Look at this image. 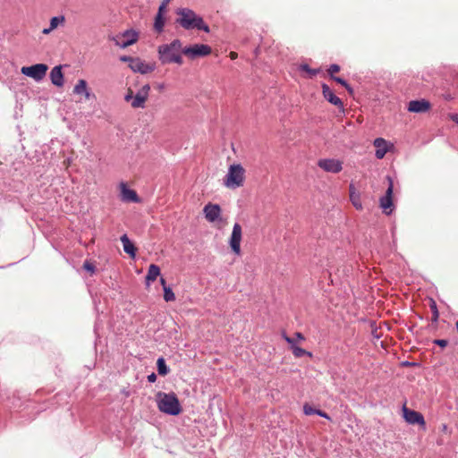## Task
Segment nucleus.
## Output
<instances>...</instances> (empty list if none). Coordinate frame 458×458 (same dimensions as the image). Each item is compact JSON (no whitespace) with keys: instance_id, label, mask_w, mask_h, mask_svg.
<instances>
[{"instance_id":"nucleus-1","label":"nucleus","mask_w":458,"mask_h":458,"mask_svg":"<svg viewBox=\"0 0 458 458\" xmlns=\"http://www.w3.org/2000/svg\"><path fill=\"white\" fill-rule=\"evenodd\" d=\"M178 18L176 22L185 30L198 29L209 32V27L205 24L203 19L197 15L192 10L181 8L176 12Z\"/></svg>"},{"instance_id":"nucleus-2","label":"nucleus","mask_w":458,"mask_h":458,"mask_svg":"<svg viewBox=\"0 0 458 458\" xmlns=\"http://www.w3.org/2000/svg\"><path fill=\"white\" fill-rule=\"evenodd\" d=\"M182 46L179 39H174L170 44L159 46L158 55L162 64H182Z\"/></svg>"},{"instance_id":"nucleus-3","label":"nucleus","mask_w":458,"mask_h":458,"mask_svg":"<svg viewBox=\"0 0 458 458\" xmlns=\"http://www.w3.org/2000/svg\"><path fill=\"white\" fill-rule=\"evenodd\" d=\"M156 401L158 410L165 414L176 416L182 411L179 399L174 392H158L156 394Z\"/></svg>"},{"instance_id":"nucleus-4","label":"nucleus","mask_w":458,"mask_h":458,"mask_svg":"<svg viewBox=\"0 0 458 458\" xmlns=\"http://www.w3.org/2000/svg\"><path fill=\"white\" fill-rule=\"evenodd\" d=\"M245 169L241 164L231 165L224 178V185L228 189H237L243 186L245 182Z\"/></svg>"},{"instance_id":"nucleus-5","label":"nucleus","mask_w":458,"mask_h":458,"mask_svg":"<svg viewBox=\"0 0 458 458\" xmlns=\"http://www.w3.org/2000/svg\"><path fill=\"white\" fill-rule=\"evenodd\" d=\"M206 219L210 223H216V227L221 229L226 224V220L221 216L222 209L219 205L208 203L203 208Z\"/></svg>"},{"instance_id":"nucleus-6","label":"nucleus","mask_w":458,"mask_h":458,"mask_svg":"<svg viewBox=\"0 0 458 458\" xmlns=\"http://www.w3.org/2000/svg\"><path fill=\"white\" fill-rule=\"evenodd\" d=\"M388 182V187L386 191V194L380 198L379 206L382 208L384 214L389 216L392 214L394 210V202H393V191H394V182L390 176L386 177Z\"/></svg>"},{"instance_id":"nucleus-7","label":"nucleus","mask_w":458,"mask_h":458,"mask_svg":"<svg viewBox=\"0 0 458 458\" xmlns=\"http://www.w3.org/2000/svg\"><path fill=\"white\" fill-rule=\"evenodd\" d=\"M48 66L45 64H37L31 66H23L21 72L23 75L32 78L36 81L43 80L47 74Z\"/></svg>"},{"instance_id":"nucleus-8","label":"nucleus","mask_w":458,"mask_h":458,"mask_svg":"<svg viewBox=\"0 0 458 458\" xmlns=\"http://www.w3.org/2000/svg\"><path fill=\"white\" fill-rule=\"evenodd\" d=\"M211 47L204 44H195L191 47H184L182 54L191 59L199 56H206L211 54Z\"/></svg>"},{"instance_id":"nucleus-9","label":"nucleus","mask_w":458,"mask_h":458,"mask_svg":"<svg viewBox=\"0 0 458 458\" xmlns=\"http://www.w3.org/2000/svg\"><path fill=\"white\" fill-rule=\"evenodd\" d=\"M242 237V230L240 224L235 223L233 227L232 234L229 240L230 247L236 255H241V242Z\"/></svg>"},{"instance_id":"nucleus-10","label":"nucleus","mask_w":458,"mask_h":458,"mask_svg":"<svg viewBox=\"0 0 458 458\" xmlns=\"http://www.w3.org/2000/svg\"><path fill=\"white\" fill-rule=\"evenodd\" d=\"M150 92V86L148 84L143 85L135 94L131 106L132 108H144L146 101L148 98Z\"/></svg>"},{"instance_id":"nucleus-11","label":"nucleus","mask_w":458,"mask_h":458,"mask_svg":"<svg viewBox=\"0 0 458 458\" xmlns=\"http://www.w3.org/2000/svg\"><path fill=\"white\" fill-rule=\"evenodd\" d=\"M318 165L326 172L338 174L343 169V163L334 158L320 159Z\"/></svg>"},{"instance_id":"nucleus-12","label":"nucleus","mask_w":458,"mask_h":458,"mask_svg":"<svg viewBox=\"0 0 458 458\" xmlns=\"http://www.w3.org/2000/svg\"><path fill=\"white\" fill-rule=\"evenodd\" d=\"M403 418L404 420L411 425L418 424L420 426L425 427L426 422L423 415L416 411L408 409L406 406L403 407Z\"/></svg>"},{"instance_id":"nucleus-13","label":"nucleus","mask_w":458,"mask_h":458,"mask_svg":"<svg viewBox=\"0 0 458 458\" xmlns=\"http://www.w3.org/2000/svg\"><path fill=\"white\" fill-rule=\"evenodd\" d=\"M137 40H138V34L133 30H126L124 33L117 36L114 38L115 45L122 48H125V47L134 44L135 42H137Z\"/></svg>"},{"instance_id":"nucleus-14","label":"nucleus","mask_w":458,"mask_h":458,"mask_svg":"<svg viewBox=\"0 0 458 458\" xmlns=\"http://www.w3.org/2000/svg\"><path fill=\"white\" fill-rule=\"evenodd\" d=\"M131 69L134 72L147 74L152 72L155 70V64L145 63L144 61L136 57L135 60L131 61Z\"/></svg>"},{"instance_id":"nucleus-15","label":"nucleus","mask_w":458,"mask_h":458,"mask_svg":"<svg viewBox=\"0 0 458 458\" xmlns=\"http://www.w3.org/2000/svg\"><path fill=\"white\" fill-rule=\"evenodd\" d=\"M431 108V104L426 99L411 100L408 105V111L411 113H427Z\"/></svg>"},{"instance_id":"nucleus-16","label":"nucleus","mask_w":458,"mask_h":458,"mask_svg":"<svg viewBox=\"0 0 458 458\" xmlns=\"http://www.w3.org/2000/svg\"><path fill=\"white\" fill-rule=\"evenodd\" d=\"M322 93L324 98L329 103L340 108L342 112H344L343 101L338 97H336L331 89L325 83L322 84Z\"/></svg>"},{"instance_id":"nucleus-17","label":"nucleus","mask_w":458,"mask_h":458,"mask_svg":"<svg viewBox=\"0 0 458 458\" xmlns=\"http://www.w3.org/2000/svg\"><path fill=\"white\" fill-rule=\"evenodd\" d=\"M283 338L291 345V349L293 352V354L296 358H301L304 355H308L310 357L312 356V353L302 349L301 347H299L295 344V340L290 336H288L286 334H283Z\"/></svg>"},{"instance_id":"nucleus-18","label":"nucleus","mask_w":458,"mask_h":458,"mask_svg":"<svg viewBox=\"0 0 458 458\" xmlns=\"http://www.w3.org/2000/svg\"><path fill=\"white\" fill-rule=\"evenodd\" d=\"M51 82L59 88H62L64 84V73L62 72V66H55L50 72Z\"/></svg>"},{"instance_id":"nucleus-19","label":"nucleus","mask_w":458,"mask_h":458,"mask_svg":"<svg viewBox=\"0 0 458 458\" xmlns=\"http://www.w3.org/2000/svg\"><path fill=\"white\" fill-rule=\"evenodd\" d=\"M374 146L376 148V157L378 159H382L388 151V143L383 138H377L374 140Z\"/></svg>"},{"instance_id":"nucleus-20","label":"nucleus","mask_w":458,"mask_h":458,"mask_svg":"<svg viewBox=\"0 0 458 458\" xmlns=\"http://www.w3.org/2000/svg\"><path fill=\"white\" fill-rule=\"evenodd\" d=\"M349 194H350V200H351L352 206L357 210H362L363 206L361 203L360 194L356 191V188L354 187L353 184H350V186H349Z\"/></svg>"},{"instance_id":"nucleus-21","label":"nucleus","mask_w":458,"mask_h":458,"mask_svg":"<svg viewBox=\"0 0 458 458\" xmlns=\"http://www.w3.org/2000/svg\"><path fill=\"white\" fill-rule=\"evenodd\" d=\"M73 93L77 95H84V98L87 100H89L91 97L90 91L88 89V83L83 79L78 81L73 88Z\"/></svg>"},{"instance_id":"nucleus-22","label":"nucleus","mask_w":458,"mask_h":458,"mask_svg":"<svg viewBox=\"0 0 458 458\" xmlns=\"http://www.w3.org/2000/svg\"><path fill=\"white\" fill-rule=\"evenodd\" d=\"M121 242L123 243L124 252H126L131 258H135L137 248L130 241L127 234H123L121 236Z\"/></svg>"},{"instance_id":"nucleus-23","label":"nucleus","mask_w":458,"mask_h":458,"mask_svg":"<svg viewBox=\"0 0 458 458\" xmlns=\"http://www.w3.org/2000/svg\"><path fill=\"white\" fill-rule=\"evenodd\" d=\"M122 199L127 202H139V198L134 190L126 188L124 184H122Z\"/></svg>"},{"instance_id":"nucleus-24","label":"nucleus","mask_w":458,"mask_h":458,"mask_svg":"<svg viewBox=\"0 0 458 458\" xmlns=\"http://www.w3.org/2000/svg\"><path fill=\"white\" fill-rule=\"evenodd\" d=\"M160 276V268L155 264H151L148 267V270L146 276L147 284H152Z\"/></svg>"},{"instance_id":"nucleus-25","label":"nucleus","mask_w":458,"mask_h":458,"mask_svg":"<svg viewBox=\"0 0 458 458\" xmlns=\"http://www.w3.org/2000/svg\"><path fill=\"white\" fill-rule=\"evenodd\" d=\"M428 306H429L430 310L432 312L431 320H432V322L436 323L438 320L439 312H438V309H437V302H436V301L433 298H429L428 299Z\"/></svg>"},{"instance_id":"nucleus-26","label":"nucleus","mask_w":458,"mask_h":458,"mask_svg":"<svg viewBox=\"0 0 458 458\" xmlns=\"http://www.w3.org/2000/svg\"><path fill=\"white\" fill-rule=\"evenodd\" d=\"M157 372L161 376H165L169 372V369L165 364V360L163 357H160L157 360Z\"/></svg>"},{"instance_id":"nucleus-27","label":"nucleus","mask_w":458,"mask_h":458,"mask_svg":"<svg viewBox=\"0 0 458 458\" xmlns=\"http://www.w3.org/2000/svg\"><path fill=\"white\" fill-rule=\"evenodd\" d=\"M163 13H160V9H158V13L155 19L154 28L157 32H161L163 30L165 21L162 17Z\"/></svg>"},{"instance_id":"nucleus-28","label":"nucleus","mask_w":458,"mask_h":458,"mask_svg":"<svg viewBox=\"0 0 458 458\" xmlns=\"http://www.w3.org/2000/svg\"><path fill=\"white\" fill-rule=\"evenodd\" d=\"M164 289V299L165 301H174L175 295L173 292V288H163Z\"/></svg>"},{"instance_id":"nucleus-29","label":"nucleus","mask_w":458,"mask_h":458,"mask_svg":"<svg viewBox=\"0 0 458 458\" xmlns=\"http://www.w3.org/2000/svg\"><path fill=\"white\" fill-rule=\"evenodd\" d=\"M318 410L319 409H316V408L312 407L311 405H310L309 403H305L303 405V412L305 415H313V414L318 415Z\"/></svg>"},{"instance_id":"nucleus-30","label":"nucleus","mask_w":458,"mask_h":458,"mask_svg":"<svg viewBox=\"0 0 458 458\" xmlns=\"http://www.w3.org/2000/svg\"><path fill=\"white\" fill-rule=\"evenodd\" d=\"M302 71L308 72L311 77L317 75L319 72L318 69H311L309 65L304 64L301 66Z\"/></svg>"},{"instance_id":"nucleus-31","label":"nucleus","mask_w":458,"mask_h":458,"mask_svg":"<svg viewBox=\"0 0 458 458\" xmlns=\"http://www.w3.org/2000/svg\"><path fill=\"white\" fill-rule=\"evenodd\" d=\"M83 268L89 271L90 274L95 272V266L92 262L86 260L83 264Z\"/></svg>"},{"instance_id":"nucleus-32","label":"nucleus","mask_w":458,"mask_h":458,"mask_svg":"<svg viewBox=\"0 0 458 458\" xmlns=\"http://www.w3.org/2000/svg\"><path fill=\"white\" fill-rule=\"evenodd\" d=\"M340 71V66L338 64H331L327 70V72L330 74L331 78L335 77L334 74Z\"/></svg>"},{"instance_id":"nucleus-33","label":"nucleus","mask_w":458,"mask_h":458,"mask_svg":"<svg viewBox=\"0 0 458 458\" xmlns=\"http://www.w3.org/2000/svg\"><path fill=\"white\" fill-rule=\"evenodd\" d=\"M134 96H135V95H133V91H132V89L129 88V89H127V92H126L125 96H124V100H125L126 102H131V101H132V99H133V98H134Z\"/></svg>"},{"instance_id":"nucleus-34","label":"nucleus","mask_w":458,"mask_h":458,"mask_svg":"<svg viewBox=\"0 0 458 458\" xmlns=\"http://www.w3.org/2000/svg\"><path fill=\"white\" fill-rule=\"evenodd\" d=\"M433 343H434L435 344H437V345H438V346L442 347V348H444V347L447 346V344H448V341H447V340H445V339H436V340H434V342H433Z\"/></svg>"},{"instance_id":"nucleus-35","label":"nucleus","mask_w":458,"mask_h":458,"mask_svg":"<svg viewBox=\"0 0 458 458\" xmlns=\"http://www.w3.org/2000/svg\"><path fill=\"white\" fill-rule=\"evenodd\" d=\"M59 24V18L58 17H53L50 20V30H55Z\"/></svg>"},{"instance_id":"nucleus-36","label":"nucleus","mask_w":458,"mask_h":458,"mask_svg":"<svg viewBox=\"0 0 458 458\" xmlns=\"http://www.w3.org/2000/svg\"><path fill=\"white\" fill-rule=\"evenodd\" d=\"M120 60L122 62L129 63V67L131 68V61L135 60V58L134 57H131V56H127V55H123V56L120 57Z\"/></svg>"},{"instance_id":"nucleus-37","label":"nucleus","mask_w":458,"mask_h":458,"mask_svg":"<svg viewBox=\"0 0 458 458\" xmlns=\"http://www.w3.org/2000/svg\"><path fill=\"white\" fill-rule=\"evenodd\" d=\"M172 0H163L162 4H160L159 8L160 9V13H165V9H166V6L167 4L171 2Z\"/></svg>"},{"instance_id":"nucleus-38","label":"nucleus","mask_w":458,"mask_h":458,"mask_svg":"<svg viewBox=\"0 0 458 458\" xmlns=\"http://www.w3.org/2000/svg\"><path fill=\"white\" fill-rule=\"evenodd\" d=\"M332 80H334L335 81H336L337 83L343 85L344 87L347 84V82L343 80L342 78L340 77H332Z\"/></svg>"},{"instance_id":"nucleus-39","label":"nucleus","mask_w":458,"mask_h":458,"mask_svg":"<svg viewBox=\"0 0 458 458\" xmlns=\"http://www.w3.org/2000/svg\"><path fill=\"white\" fill-rule=\"evenodd\" d=\"M157 380V375L155 373H151L150 375L148 376V381L149 383H154L156 382Z\"/></svg>"},{"instance_id":"nucleus-40","label":"nucleus","mask_w":458,"mask_h":458,"mask_svg":"<svg viewBox=\"0 0 458 458\" xmlns=\"http://www.w3.org/2000/svg\"><path fill=\"white\" fill-rule=\"evenodd\" d=\"M318 416L322 417V418H325V419H327V420H330V417L327 413H326L325 411H321V410H318Z\"/></svg>"},{"instance_id":"nucleus-41","label":"nucleus","mask_w":458,"mask_h":458,"mask_svg":"<svg viewBox=\"0 0 458 458\" xmlns=\"http://www.w3.org/2000/svg\"><path fill=\"white\" fill-rule=\"evenodd\" d=\"M229 56L232 60H234L238 57V54L236 52L232 51L230 52Z\"/></svg>"},{"instance_id":"nucleus-42","label":"nucleus","mask_w":458,"mask_h":458,"mask_svg":"<svg viewBox=\"0 0 458 458\" xmlns=\"http://www.w3.org/2000/svg\"><path fill=\"white\" fill-rule=\"evenodd\" d=\"M295 337L297 340H304L305 339L303 335L300 332L295 333Z\"/></svg>"},{"instance_id":"nucleus-43","label":"nucleus","mask_w":458,"mask_h":458,"mask_svg":"<svg viewBox=\"0 0 458 458\" xmlns=\"http://www.w3.org/2000/svg\"><path fill=\"white\" fill-rule=\"evenodd\" d=\"M344 88L348 90L350 94H352L353 89H352V87H350L348 83L344 86Z\"/></svg>"},{"instance_id":"nucleus-44","label":"nucleus","mask_w":458,"mask_h":458,"mask_svg":"<svg viewBox=\"0 0 458 458\" xmlns=\"http://www.w3.org/2000/svg\"><path fill=\"white\" fill-rule=\"evenodd\" d=\"M53 30H50V27L48 29H44L43 30V33L44 34H48L50 31H52Z\"/></svg>"},{"instance_id":"nucleus-45","label":"nucleus","mask_w":458,"mask_h":458,"mask_svg":"<svg viewBox=\"0 0 458 458\" xmlns=\"http://www.w3.org/2000/svg\"><path fill=\"white\" fill-rule=\"evenodd\" d=\"M160 282H161L162 286H165V281L163 277L160 278Z\"/></svg>"},{"instance_id":"nucleus-46","label":"nucleus","mask_w":458,"mask_h":458,"mask_svg":"<svg viewBox=\"0 0 458 458\" xmlns=\"http://www.w3.org/2000/svg\"><path fill=\"white\" fill-rule=\"evenodd\" d=\"M64 165H66V167H68L70 165V160H65L64 162Z\"/></svg>"},{"instance_id":"nucleus-47","label":"nucleus","mask_w":458,"mask_h":458,"mask_svg":"<svg viewBox=\"0 0 458 458\" xmlns=\"http://www.w3.org/2000/svg\"><path fill=\"white\" fill-rule=\"evenodd\" d=\"M455 327H456V329H457V333H458V320H457V321H456V323H455Z\"/></svg>"}]
</instances>
